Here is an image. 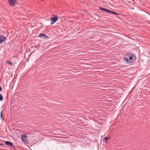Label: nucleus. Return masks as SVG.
I'll return each instance as SVG.
<instances>
[{"mask_svg":"<svg viewBox=\"0 0 150 150\" xmlns=\"http://www.w3.org/2000/svg\"><path fill=\"white\" fill-rule=\"evenodd\" d=\"M99 9L103 11L106 12L107 10V9H105V8H103L101 7H99Z\"/></svg>","mask_w":150,"mask_h":150,"instance_id":"nucleus-9","label":"nucleus"},{"mask_svg":"<svg viewBox=\"0 0 150 150\" xmlns=\"http://www.w3.org/2000/svg\"><path fill=\"white\" fill-rule=\"evenodd\" d=\"M6 40V37L4 35H0V44L5 42Z\"/></svg>","mask_w":150,"mask_h":150,"instance_id":"nucleus-5","label":"nucleus"},{"mask_svg":"<svg viewBox=\"0 0 150 150\" xmlns=\"http://www.w3.org/2000/svg\"><path fill=\"white\" fill-rule=\"evenodd\" d=\"M3 110H2L0 112V117L3 120H4V119L3 117Z\"/></svg>","mask_w":150,"mask_h":150,"instance_id":"nucleus-10","label":"nucleus"},{"mask_svg":"<svg viewBox=\"0 0 150 150\" xmlns=\"http://www.w3.org/2000/svg\"><path fill=\"white\" fill-rule=\"evenodd\" d=\"M133 1H133V0H132V2H133Z\"/></svg>","mask_w":150,"mask_h":150,"instance_id":"nucleus-21","label":"nucleus"},{"mask_svg":"<svg viewBox=\"0 0 150 150\" xmlns=\"http://www.w3.org/2000/svg\"><path fill=\"white\" fill-rule=\"evenodd\" d=\"M5 144L9 146H11L13 149L15 148V146L13 144L9 141H6L5 142Z\"/></svg>","mask_w":150,"mask_h":150,"instance_id":"nucleus-4","label":"nucleus"},{"mask_svg":"<svg viewBox=\"0 0 150 150\" xmlns=\"http://www.w3.org/2000/svg\"><path fill=\"white\" fill-rule=\"evenodd\" d=\"M39 37L45 39L49 38V37L45 34L40 33L39 35Z\"/></svg>","mask_w":150,"mask_h":150,"instance_id":"nucleus-7","label":"nucleus"},{"mask_svg":"<svg viewBox=\"0 0 150 150\" xmlns=\"http://www.w3.org/2000/svg\"><path fill=\"white\" fill-rule=\"evenodd\" d=\"M9 4L11 6H14L17 4V1H8Z\"/></svg>","mask_w":150,"mask_h":150,"instance_id":"nucleus-6","label":"nucleus"},{"mask_svg":"<svg viewBox=\"0 0 150 150\" xmlns=\"http://www.w3.org/2000/svg\"><path fill=\"white\" fill-rule=\"evenodd\" d=\"M111 2H109L110 3V4L111 5H114V4H115L116 3L115 1H113L111 0Z\"/></svg>","mask_w":150,"mask_h":150,"instance_id":"nucleus-11","label":"nucleus"},{"mask_svg":"<svg viewBox=\"0 0 150 150\" xmlns=\"http://www.w3.org/2000/svg\"><path fill=\"white\" fill-rule=\"evenodd\" d=\"M137 59L136 57L134 54L131 53L126 54L124 56L123 60L128 64L133 63Z\"/></svg>","mask_w":150,"mask_h":150,"instance_id":"nucleus-1","label":"nucleus"},{"mask_svg":"<svg viewBox=\"0 0 150 150\" xmlns=\"http://www.w3.org/2000/svg\"><path fill=\"white\" fill-rule=\"evenodd\" d=\"M115 15H120V14H119V13H117L116 12V14H115Z\"/></svg>","mask_w":150,"mask_h":150,"instance_id":"nucleus-19","label":"nucleus"},{"mask_svg":"<svg viewBox=\"0 0 150 150\" xmlns=\"http://www.w3.org/2000/svg\"><path fill=\"white\" fill-rule=\"evenodd\" d=\"M21 137L22 141L23 142L26 144L28 143V140L26 139L27 138V136L26 134H22L21 135Z\"/></svg>","mask_w":150,"mask_h":150,"instance_id":"nucleus-2","label":"nucleus"},{"mask_svg":"<svg viewBox=\"0 0 150 150\" xmlns=\"http://www.w3.org/2000/svg\"><path fill=\"white\" fill-rule=\"evenodd\" d=\"M112 13L113 14L115 15V14H116V12L112 11Z\"/></svg>","mask_w":150,"mask_h":150,"instance_id":"nucleus-15","label":"nucleus"},{"mask_svg":"<svg viewBox=\"0 0 150 150\" xmlns=\"http://www.w3.org/2000/svg\"><path fill=\"white\" fill-rule=\"evenodd\" d=\"M106 12L112 13V11H110L109 10H108L107 9V10L106 11Z\"/></svg>","mask_w":150,"mask_h":150,"instance_id":"nucleus-14","label":"nucleus"},{"mask_svg":"<svg viewBox=\"0 0 150 150\" xmlns=\"http://www.w3.org/2000/svg\"><path fill=\"white\" fill-rule=\"evenodd\" d=\"M4 145V144L0 143V146H3Z\"/></svg>","mask_w":150,"mask_h":150,"instance_id":"nucleus-16","label":"nucleus"},{"mask_svg":"<svg viewBox=\"0 0 150 150\" xmlns=\"http://www.w3.org/2000/svg\"><path fill=\"white\" fill-rule=\"evenodd\" d=\"M110 138V137H105L103 139V141L104 142H107L108 139H109Z\"/></svg>","mask_w":150,"mask_h":150,"instance_id":"nucleus-8","label":"nucleus"},{"mask_svg":"<svg viewBox=\"0 0 150 150\" xmlns=\"http://www.w3.org/2000/svg\"><path fill=\"white\" fill-rule=\"evenodd\" d=\"M3 99V97L1 94H0V101H2Z\"/></svg>","mask_w":150,"mask_h":150,"instance_id":"nucleus-12","label":"nucleus"},{"mask_svg":"<svg viewBox=\"0 0 150 150\" xmlns=\"http://www.w3.org/2000/svg\"><path fill=\"white\" fill-rule=\"evenodd\" d=\"M6 63L7 64H8L9 65H12V64H13L11 62H10L9 61H7L6 62Z\"/></svg>","mask_w":150,"mask_h":150,"instance_id":"nucleus-13","label":"nucleus"},{"mask_svg":"<svg viewBox=\"0 0 150 150\" xmlns=\"http://www.w3.org/2000/svg\"><path fill=\"white\" fill-rule=\"evenodd\" d=\"M2 87L0 86V91H1L2 90Z\"/></svg>","mask_w":150,"mask_h":150,"instance_id":"nucleus-17","label":"nucleus"},{"mask_svg":"<svg viewBox=\"0 0 150 150\" xmlns=\"http://www.w3.org/2000/svg\"><path fill=\"white\" fill-rule=\"evenodd\" d=\"M103 2L104 4H105V3H107V2H106V1H103Z\"/></svg>","mask_w":150,"mask_h":150,"instance_id":"nucleus-18","label":"nucleus"},{"mask_svg":"<svg viewBox=\"0 0 150 150\" xmlns=\"http://www.w3.org/2000/svg\"><path fill=\"white\" fill-rule=\"evenodd\" d=\"M127 2L128 3H130V1H127Z\"/></svg>","mask_w":150,"mask_h":150,"instance_id":"nucleus-20","label":"nucleus"},{"mask_svg":"<svg viewBox=\"0 0 150 150\" xmlns=\"http://www.w3.org/2000/svg\"><path fill=\"white\" fill-rule=\"evenodd\" d=\"M53 17L51 18V24L52 25L56 22L58 19L57 16L56 15H53Z\"/></svg>","mask_w":150,"mask_h":150,"instance_id":"nucleus-3","label":"nucleus"}]
</instances>
